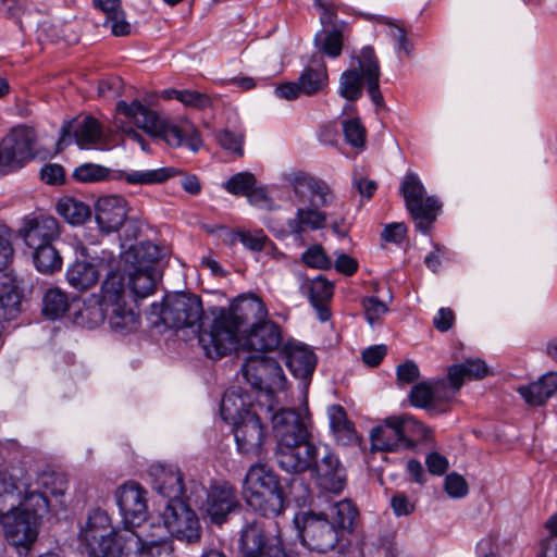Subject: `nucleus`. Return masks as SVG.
<instances>
[{
	"mask_svg": "<svg viewBox=\"0 0 557 557\" xmlns=\"http://www.w3.org/2000/svg\"><path fill=\"white\" fill-rule=\"evenodd\" d=\"M310 472L317 485L325 492L339 494L346 486V469L327 447L319 450Z\"/></svg>",
	"mask_w": 557,
	"mask_h": 557,
	"instance_id": "15",
	"label": "nucleus"
},
{
	"mask_svg": "<svg viewBox=\"0 0 557 557\" xmlns=\"http://www.w3.org/2000/svg\"><path fill=\"white\" fill-rule=\"evenodd\" d=\"M293 186L297 200L304 205L319 208L332 199L329 186L315 176H295Z\"/></svg>",
	"mask_w": 557,
	"mask_h": 557,
	"instance_id": "26",
	"label": "nucleus"
},
{
	"mask_svg": "<svg viewBox=\"0 0 557 557\" xmlns=\"http://www.w3.org/2000/svg\"><path fill=\"white\" fill-rule=\"evenodd\" d=\"M210 313V323L199 325L198 341L207 357L221 359L236 348L240 329L258 323L268 314V310L259 297L243 295L233 300L228 308L213 307Z\"/></svg>",
	"mask_w": 557,
	"mask_h": 557,
	"instance_id": "1",
	"label": "nucleus"
},
{
	"mask_svg": "<svg viewBox=\"0 0 557 557\" xmlns=\"http://www.w3.org/2000/svg\"><path fill=\"white\" fill-rule=\"evenodd\" d=\"M153 490L168 498V503L184 500L185 493L183 474L175 466L162 463L152 465L149 469Z\"/></svg>",
	"mask_w": 557,
	"mask_h": 557,
	"instance_id": "22",
	"label": "nucleus"
},
{
	"mask_svg": "<svg viewBox=\"0 0 557 557\" xmlns=\"http://www.w3.org/2000/svg\"><path fill=\"white\" fill-rule=\"evenodd\" d=\"M153 324L160 322L171 329H185L198 325L205 315L201 298L190 293L166 295L162 304L151 305Z\"/></svg>",
	"mask_w": 557,
	"mask_h": 557,
	"instance_id": "5",
	"label": "nucleus"
},
{
	"mask_svg": "<svg viewBox=\"0 0 557 557\" xmlns=\"http://www.w3.org/2000/svg\"><path fill=\"white\" fill-rule=\"evenodd\" d=\"M391 506L397 517L409 516L416 509L413 502L405 493H396L391 498Z\"/></svg>",
	"mask_w": 557,
	"mask_h": 557,
	"instance_id": "59",
	"label": "nucleus"
},
{
	"mask_svg": "<svg viewBox=\"0 0 557 557\" xmlns=\"http://www.w3.org/2000/svg\"><path fill=\"white\" fill-rule=\"evenodd\" d=\"M18 235L28 248H40L59 238L60 225L51 215L27 216L18 230Z\"/></svg>",
	"mask_w": 557,
	"mask_h": 557,
	"instance_id": "21",
	"label": "nucleus"
},
{
	"mask_svg": "<svg viewBox=\"0 0 557 557\" xmlns=\"http://www.w3.org/2000/svg\"><path fill=\"white\" fill-rule=\"evenodd\" d=\"M216 140L220 146L237 156H243V134H236L228 129H223L216 134Z\"/></svg>",
	"mask_w": 557,
	"mask_h": 557,
	"instance_id": "55",
	"label": "nucleus"
},
{
	"mask_svg": "<svg viewBox=\"0 0 557 557\" xmlns=\"http://www.w3.org/2000/svg\"><path fill=\"white\" fill-rule=\"evenodd\" d=\"M57 212L73 225L85 223L91 216L88 205L75 198H63L57 203Z\"/></svg>",
	"mask_w": 557,
	"mask_h": 557,
	"instance_id": "42",
	"label": "nucleus"
},
{
	"mask_svg": "<svg viewBox=\"0 0 557 557\" xmlns=\"http://www.w3.org/2000/svg\"><path fill=\"white\" fill-rule=\"evenodd\" d=\"M162 520L172 536L186 543H197L201 536V527L195 511L185 500L168 503Z\"/></svg>",
	"mask_w": 557,
	"mask_h": 557,
	"instance_id": "13",
	"label": "nucleus"
},
{
	"mask_svg": "<svg viewBox=\"0 0 557 557\" xmlns=\"http://www.w3.org/2000/svg\"><path fill=\"white\" fill-rule=\"evenodd\" d=\"M124 292L123 277L115 272H110L101 286L103 311H109V307L115 302H125Z\"/></svg>",
	"mask_w": 557,
	"mask_h": 557,
	"instance_id": "49",
	"label": "nucleus"
},
{
	"mask_svg": "<svg viewBox=\"0 0 557 557\" xmlns=\"http://www.w3.org/2000/svg\"><path fill=\"white\" fill-rule=\"evenodd\" d=\"M330 426L338 442L348 444L355 438V428L347 419L346 411L339 405H333L329 408Z\"/></svg>",
	"mask_w": 557,
	"mask_h": 557,
	"instance_id": "44",
	"label": "nucleus"
},
{
	"mask_svg": "<svg viewBox=\"0 0 557 557\" xmlns=\"http://www.w3.org/2000/svg\"><path fill=\"white\" fill-rule=\"evenodd\" d=\"M345 140L351 147L363 149L366 146L367 131L358 117L345 120L342 123Z\"/></svg>",
	"mask_w": 557,
	"mask_h": 557,
	"instance_id": "52",
	"label": "nucleus"
},
{
	"mask_svg": "<svg viewBox=\"0 0 557 557\" xmlns=\"http://www.w3.org/2000/svg\"><path fill=\"white\" fill-rule=\"evenodd\" d=\"M455 322V314L449 308H441L433 319L434 327L440 332H447Z\"/></svg>",
	"mask_w": 557,
	"mask_h": 557,
	"instance_id": "64",
	"label": "nucleus"
},
{
	"mask_svg": "<svg viewBox=\"0 0 557 557\" xmlns=\"http://www.w3.org/2000/svg\"><path fill=\"white\" fill-rule=\"evenodd\" d=\"M295 522L301 543L310 550L326 553L338 542V530L323 513L306 512L296 517Z\"/></svg>",
	"mask_w": 557,
	"mask_h": 557,
	"instance_id": "11",
	"label": "nucleus"
},
{
	"mask_svg": "<svg viewBox=\"0 0 557 557\" xmlns=\"http://www.w3.org/2000/svg\"><path fill=\"white\" fill-rule=\"evenodd\" d=\"M94 4L104 13L103 26L109 27L114 36L131 34V24L125 20L121 0H94Z\"/></svg>",
	"mask_w": 557,
	"mask_h": 557,
	"instance_id": "34",
	"label": "nucleus"
},
{
	"mask_svg": "<svg viewBox=\"0 0 557 557\" xmlns=\"http://www.w3.org/2000/svg\"><path fill=\"white\" fill-rule=\"evenodd\" d=\"M69 284L77 290H86L99 280V272L90 262L77 261L66 271Z\"/></svg>",
	"mask_w": 557,
	"mask_h": 557,
	"instance_id": "37",
	"label": "nucleus"
},
{
	"mask_svg": "<svg viewBox=\"0 0 557 557\" xmlns=\"http://www.w3.org/2000/svg\"><path fill=\"white\" fill-rule=\"evenodd\" d=\"M37 484L39 487L42 488V491L38 494V496L41 498L44 505L48 506V499L47 495L52 496H61L64 494L66 490V479L63 473L52 471V470H45L39 473L37 479Z\"/></svg>",
	"mask_w": 557,
	"mask_h": 557,
	"instance_id": "45",
	"label": "nucleus"
},
{
	"mask_svg": "<svg viewBox=\"0 0 557 557\" xmlns=\"http://www.w3.org/2000/svg\"><path fill=\"white\" fill-rule=\"evenodd\" d=\"M242 372L251 387L264 392L268 397L285 387L286 377L283 369L273 358L259 354L251 355L242 366Z\"/></svg>",
	"mask_w": 557,
	"mask_h": 557,
	"instance_id": "9",
	"label": "nucleus"
},
{
	"mask_svg": "<svg viewBox=\"0 0 557 557\" xmlns=\"http://www.w3.org/2000/svg\"><path fill=\"white\" fill-rule=\"evenodd\" d=\"M387 352L386 346L384 345H375L368 347L362 352V360L366 364L370 367H376L383 360Z\"/></svg>",
	"mask_w": 557,
	"mask_h": 557,
	"instance_id": "63",
	"label": "nucleus"
},
{
	"mask_svg": "<svg viewBox=\"0 0 557 557\" xmlns=\"http://www.w3.org/2000/svg\"><path fill=\"white\" fill-rule=\"evenodd\" d=\"M35 133L27 126L13 127L0 141V172L23 169L36 154L33 151Z\"/></svg>",
	"mask_w": 557,
	"mask_h": 557,
	"instance_id": "8",
	"label": "nucleus"
},
{
	"mask_svg": "<svg viewBox=\"0 0 557 557\" xmlns=\"http://www.w3.org/2000/svg\"><path fill=\"white\" fill-rule=\"evenodd\" d=\"M136 530H124V550L131 557L144 556V552L153 548L157 545L168 543V534H170L164 521H150L147 524L135 525Z\"/></svg>",
	"mask_w": 557,
	"mask_h": 557,
	"instance_id": "18",
	"label": "nucleus"
},
{
	"mask_svg": "<svg viewBox=\"0 0 557 557\" xmlns=\"http://www.w3.org/2000/svg\"><path fill=\"white\" fill-rule=\"evenodd\" d=\"M38 516L35 510L15 508L2 517L5 536L15 546L26 547L37 537Z\"/></svg>",
	"mask_w": 557,
	"mask_h": 557,
	"instance_id": "20",
	"label": "nucleus"
},
{
	"mask_svg": "<svg viewBox=\"0 0 557 557\" xmlns=\"http://www.w3.org/2000/svg\"><path fill=\"white\" fill-rule=\"evenodd\" d=\"M243 496L249 507L264 517H276L284 510L285 498L278 475L267 465H251L243 482Z\"/></svg>",
	"mask_w": 557,
	"mask_h": 557,
	"instance_id": "3",
	"label": "nucleus"
},
{
	"mask_svg": "<svg viewBox=\"0 0 557 557\" xmlns=\"http://www.w3.org/2000/svg\"><path fill=\"white\" fill-rule=\"evenodd\" d=\"M315 44L326 55L337 58L343 49V34L338 29L317 35Z\"/></svg>",
	"mask_w": 557,
	"mask_h": 557,
	"instance_id": "53",
	"label": "nucleus"
},
{
	"mask_svg": "<svg viewBox=\"0 0 557 557\" xmlns=\"http://www.w3.org/2000/svg\"><path fill=\"white\" fill-rule=\"evenodd\" d=\"M557 391V372H547L536 382L518 388L519 394L531 406H541Z\"/></svg>",
	"mask_w": 557,
	"mask_h": 557,
	"instance_id": "32",
	"label": "nucleus"
},
{
	"mask_svg": "<svg viewBox=\"0 0 557 557\" xmlns=\"http://www.w3.org/2000/svg\"><path fill=\"white\" fill-rule=\"evenodd\" d=\"M381 22L391 27L389 34L393 38L397 40L398 49L404 50L408 54L411 50V45L407 38L406 30L387 17H383Z\"/></svg>",
	"mask_w": 557,
	"mask_h": 557,
	"instance_id": "61",
	"label": "nucleus"
},
{
	"mask_svg": "<svg viewBox=\"0 0 557 557\" xmlns=\"http://www.w3.org/2000/svg\"><path fill=\"white\" fill-rule=\"evenodd\" d=\"M224 188L233 195L247 197L248 201L255 207L267 210L274 208L269 188L259 185L256 176H231L224 183Z\"/></svg>",
	"mask_w": 557,
	"mask_h": 557,
	"instance_id": "24",
	"label": "nucleus"
},
{
	"mask_svg": "<svg viewBox=\"0 0 557 557\" xmlns=\"http://www.w3.org/2000/svg\"><path fill=\"white\" fill-rule=\"evenodd\" d=\"M297 81L302 94L307 96H312L322 91L329 83L325 63L323 61H319L317 63L314 62V65L305 67Z\"/></svg>",
	"mask_w": 557,
	"mask_h": 557,
	"instance_id": "36",
	"label": "nucleus"
},
{
	"mask_svg": "<svg viewBox=\"0 0 557 557\" xmlns=\"http://www.w3.org/2000/svg\"><path fill=\"white\" fill-rule=\"evenodd\" d=\"M163 257V250L151 242H144L132 245L122 255L126 264L134 269H154L152 265Z\"/></svg>",
	"mask_w": 557,
	"mask_h": 557,
	"instance_id": "31",
	"label": "nucleus"
},
{
	"mask_svg": "<svg viewBox=\"0 0 557 557\" xmlns=\"http://www.w3.org/2000/svg\"><path fill=\"white\" fill-rule=\"evenodd\" d=\"M355 60L357 66L346 70L341 75L339 95L349 101L358 100L362 96L364 79L371 100L379 107L383 106L384 99L380 90L381 70L374 49L370 46L363 47Z\"/></svg>",
	"mask_w": 557,
	"mask_h": 557,
	"instance_id": "4",
	"label": "nucleus"
},
{
	"mask_svg": "<svg viewBox=\"0 0 557 557\" xmlns=\"http://www.w3.org/2000/svg\"><path fill=\"white\" fill-rule=\"evenodd\" d=\"M115 500L125 524L133 527L146 522L147 492L138 483L129 481L117 487Z\"/></svg>",
	"mask_w": 557,
	"mask_h": 557,
	"instance_id": "19",
	"label": "nucleus"
},
{
	"mask_svg": "<svg viewBox=\"0 0 557 557\" xmlns=\"http://www.w3.org/2000/svg\"><path fill=\"white\" fill-rule=\"evenodd\" d=\"M400 421V434L406 443H404L405 450L413 449L417 443L429 438L431 431L416 418L401 414L398 416Z\"/></svg>",
	"mask_w": 557,
	"mask_h": 557,
	"instance_id": "40",
	"label": "nucleus"
},
{
	"mask_svg": "<svg viewBox=\"0 0 557 557\" xmlns=\"http://www.w3.org/2000/svg\"><path fill=\"white\" fill-rule=\"evenodd\" d=\"M240 557H294L281 537H269L262 522L252 520L242 529L238 541Z\"/></svg>",
	"mask_w": 557,
	"mask_h": 557,
	"instance_id": "10",
	"label": "nucleus"
},
{
	"mask_svg": "<svg viewBox=\"0 0 557 557\" xmlns=\"http://www.w3.org/2000/svg\"><path fill=\"white\" fill-rule=\"evenodd\" d=\"M156 269H134L129 272L128 285L135 297L145 298L151 295L156 288Z\"/></svg>",
	"mask_w": 557,
	"mask_h": 557,
	"instance_id": "46",
	"label": "nucleus"
},
{
	"mask_svg": "<svg viewBox=\"0 0 557 557\" xmlns=\"http://www.w3.org/2000/svg\"><path fill=\"white\" fill-rule=\"evenodd\" d=\"M119 113L125 115L141 128L153 140H162L170 147H186L196 152L201 146V138L190 126L180 127L174 123L161 119L157 112L134 100L129 104L121 100L116 104Z\"/></svg>",
	"mask_w": 557,
	"mask_h": 557,
	"instance_id": "2",
	"label": "nucleus"
},
{
	"mask_svg": "<svg viewBox=\"0 0 557 557\" xmlns=\"http://www.w3.org/2000/svg\"><path fill=\"white\" fill-rule=\"evenodd\" d=\"M233 433L243 456L262 459L267 455V429L256 412L245 411L242 420L234 423Z\"/></svg>",
	"mask_w": 557,
	"mask_h": 557,
	"instance_id": "12",
	"label": "nucleus"
},
{
	"mask_svg": "<svg viewBox=\"0 0 557 557\" xmlns=\"http://www.w3.org/2000/svg\"><path fill=\"white\" fill-rule=\"evenodd\" d=\"M276 444L302 443L311 438L308 418L290 408H282L271 417Z\"/></svg>",
	"mask_w": 557,
	"mask_h": 557,
	"instance_id": "17",
	"label": "nucleus"
},
{
	"mask_svg": "<svg viewBox=\"0 0 557 557\" xmlns=\"http://www.w3.org/2000/svg\"><path fill=\"white\" fill-rule=\"evenodd\" d=\"M124 531L104 532L92 536L91 541L84 544L88 555L92 557H131L124 550Z\"/></svg>",
	"mask_w": 557,
	"mask_h": 557,
	"instance_id": "29",
	"label": "nucleus"
},
{
	"mask_svg": "<svg viewBox=\"0 0 557 557\" xmlns=\"http://www.w3.org/2000/svg\"><path fill=\"white\" fill-rule=\"evenodd\" d=\"M36 269L44 274H52L62 267V258L53 244L33 248Z\"/></svg>",
	"mask_w": 557,
	"mask_h": 557,
	"instance_id": "47",
	"label": "nucleus"
},
{
	"mask_svg": "<svg viewBox=\"0 0 557 557\" xmlns=\"http://www.w3.org/2000/svg\"><path fill=\"white\" fill-rule=\"evenodd\" d=\"M399 190L416 228L428 234L441 210V203L435 197L426 196V190L418 176H406Z\"/></svg>",
	"mask_w": 557,
	"mask_h": 557,
	"instance_id": "6",
	"label": "nucleus"
},
{
	"mask_svg": "<svg viewBox=\"0 0 557 557\" xmlns=\"http://www.w3.org/2000/svg\"><path fill=\"white\" fill-rule=\"evenodd\" d=\"M441 388H445V382L435 383L434 386L429 385L425 382L418 383L412 386L409 393V400L412 406L423 409H431V405L434 398H442ZM451 389L445 391L443 398L449 395Z\"/></svg>",
	"mask_w": 557,
	"mask_h": 557,
	"instance_id": "41",
	"label": "nucleus"
},
{
	"mask_svg": "<svg viewBox=\"0 0 557 557\" xmlns=\"http://www.w3.org/2000/svg\"><path fill=\"white\" fill-rule=\"evenodd\" d=\"M396 373L397 380L405 384H411L420 376L419 368L413 361H407L405 363L398 364Z\"/></svg>",
	"mask_w": 557,
	"mask_h": 557,
	"instance_id": "62",
	"label": "nucleus"
},
{
	"mask_svg": "<svg viewBox=\"0 0 557 557\" xmlns=\"http://www.w3.org/2000/svg\"><path fill=\"white\" fill-rule=\"evenodd\" d=\"M109 318L110 327L122 335L136 331L139 326V314L125 302L110 306L109 311H104Z\"/></svg>",
	"mask_w": 557,
	"mask_h": 557,
	"instance_id": "35",
	"label": "nucleus"
},
{
	"mask_svg": "<svg viewBox=\"0 0 557 557\" xmlns=\"http://www.w3.org/2000/svg\"><path fill=\"white\" fill-rule=\"evenodd\" d=\"M319 453L310 440L299 443L276 444L274 456L281 470L290 474L310 471Z\"/></svg>",
	"mask_w": 557,
	"mask_h": 557,
	"instance_id": "16",
	"label": "nucleus"
},
{
	"mask_svg": "<svg viewBox=\"0 0 557 557\" xmlns=\"http://www.w3.org/2000/svg\"><path fill=\"white\" fill-rule=\"evenodd\" d=\"M111 133L91 115H79L64 122L57 143L58 151L75 141L81 148L108 149Z\"/></svg>",
	"mask_w": 557,
	"mask_h": 557,
	"instance_id": "7",
	"label": "nucleus"
},
{
	"mask_svg": "<svg viewBox=\"0 0 557 557\" xmlns=\"http://www.w3.org/2000/svg\"><path fill=\"white\" fill-rule=\"evenodd\" d=\"M302 261L311 268L329 269L331 261L326 257L323 248L319 245L309 247L301 256Z\"/></svg>",
	"mask_w": 557,
	"mask_h": 557,
	"instance_id": "56",
	"label": "nucleus"
},
{
	"mask_svg": "<svg viewBox=\"0 0 557 557\" xmlns=\"http://www.w3.org/2000/svg\"><path fill=\"white\" fill-rule=\"evenodd\" d=\"M444 487L446 493L454 498H461L468 494L469 487L465 478L456 472L445 478Z\"/></svg>",
	"mask_w": 557,
	"mask_h": 557,
	"instance_id": "57",
	"label": "nucleus"
},
{
	"mask_svg": "<svg viewBox=\"0 0 557 557\" xmlns=\"http://www.w3.org/2000/svg\"><path fill=\"white\" fill-rule=\"evenodd\" d=\"M407 234V226L404 223L386 224L381 237L383 240L394 244H400Z\"/></svg>",
	"mask_w": 557,
	"mask_h": 557,
	"instance_id": "60",
	"label": "nucleus"
},
{
	"mask_svg": "<svg viewBox=\"0 0 557 557\" xmlns=\"http://www.w3.org/2000/svg\"><path fill=\"white\" fill-rule=\"evenodd\" d=\"M487 372V366L481 359H467L461 363L450 366L447 376L451 393L446 395L445 398H453L455 393L460 389L466 379L480 380L486 376Z\"/></svg>",
	"mask_w": 557,
	"mask_h": 557,
	"instance_id": "30",
	"label": "nucleus"
},
{
	"mask_svg": "<svg viewBox=\"0 0 557 557\" xmlns=\"http://www.w3.org/2000/svg\"><path fill=\"white\" fill-rule=\"evenodd\" d=\"M240 508L236 488L228 482H215L207 491L200 509L213 524H223L228 516Z\"/></svg>",
	"mask_w": 557,
	"mask_h": 557,
	"instance_id": "14",
	"label": "nucleus"
},
{
	"mask_svg": "<svg viewBox=\"0 0 557 557\" xmlns=\"http://www.w3.org/2000/svg\"><path fill=\"white\" fill-rule=\"evenodd\" d=\"M371 446L380 451L405 450L406 443L400 434V421L398 416L387 417L382 424L373 428L370 433Z\"/></svg>",
	"mask_w": 557,
	"mask_h": 557,
	"instance_id": "27",
	"label": "nucleus"
},
{
	"mask_svg": "<svg viewBox=\"0 0 557 557\" xmlns=\"http://www.w3.org/2000/svg\"><path fill=\"white\" fill-rule=\"evenodd\" d=\"M236 236L245 247L252 251H261L265 244L270 242L262 230L256 232H238Z\"/></svg>",
	"mask_w": 557,
	"mask_h": 557,
	"instance_id": "58",
	"label": "nucleus"
},
{
	"mask_svg": "<svg viewBox=\"0 0 557 557\" xmlns=\"http://www.w3.org/2000/svg\"><path fill=\"white\" fill-rule=\"evenodd\" d=\"M20 307L21 295L14 280L8 274H0V322L15 319Z\"/></svg>",
	"mask_w": 557,
	"mask_h": 557,
	"instance_id": "33",
	"label": "nucleus"
},
{
	"mask_svg": "<svg viewBox=\"0 0 557 557\" xmlns=\"http://www.w3.org/2000/svg\"><path fill=\"white\" fill-rule=\"evenodd\" d=\"M283 335L278 324L273 321L253 323L245 336L244 345L256 352L274 351L282 346Z\"/></svg>",
	"mask_w": 557,
	"mask_h": 557,
	"instance_id": "25",
	"label": "nucleus"
},
{
	"mask_svg": "<svg viewBox=\"0 0 557 557\" xmlns=\"http://www.w3.org/2000/svg\"><path fill=\"white\" fill-rule=\"evenodd\" d=\"M300 280V287L308 286V297L311 305L321 309L324 302L329 301L333 295V284L322 276H318L311 281L307 280L301 274L298 275Z\"/></svg>",
	"mask_w": 557,
	"mask_h": 557,
	"instance_id": "43",
	"label": "nucleus"
},
{
	"mask_svg": "<svg viewBox=\"0 0 557 557\" xmlns=\"http://www.w3.org/2000/svg\"><path fill=\"white\" fill-rule=\"evenodd\" d=\"M364 315L370 325L380 322L381 318L388 311L387 305L377 297H366L362 300Z\"/></svg>",
	"mask_w": 557,
	"mask_h": 557,
	"instance_id": "54",
	"label": "nucleus"
},
{
	"mask_svg": "<svg viewBox=\"0 0 557 557\" xmlns=\"http://www.w3.org/2000/svg\"><path fill=\"white\" fill-rule=\"evenodd\" d=\"M245 411L250 410L246 408V403L237 391L232 389L224 393L220 406L223 420L235 423L242 420Z\"/></svg>",
	"mask_w": 557,
	"mask_h": 557,
	"instance_id": "50",
	"label": "nucleus"
},
{
	"mask_svg": "<svg viewBox=\"0 0 557 557\" xmlns=\"http://www.w3.org/2000/svg\"><path fill=\"white\" fill-rule=\"evenodd\" d=\"M126 216V201L122 197L102 196L95 203V219L104 234L117 232Z\"/></svg>",
	"mask_w": 557,
	"mask_h": 557,
	"instance_id": "23",
	"label": "nucleus"
},
{
	"mask_svg": "<svg viewBox=\"0 0 557 557\" xmlns=\"http://www.w3.org/2000/svg\"><path fill=\"white\" fill-rule=\"evenodd\" d=\"M330 517L332 524L339 531L343 529H352L355 519L357 517V509L349 499H344L335 503L330 508Z\"/></svg>",
	"mask_w": 557,
	"mask_h": 557,
	"instance_id": "51",
	"label": "nucleus"
},
{
	"mask_svg": "<svg viewBox=\"0 0 557 557\" xmlns=\"http://www.w3.org/2000/svg\"><path fill=\"white\" fill-rule=\"evenodd\" d=\"M112 529L111 518L107 511L100 508L94 509L88 513L85 523L81 527L79 541L84 545L91 541L92 536L104 532H112Z\"/></svg>",
	"mask_w": 557,
	"mask_h": 557,
	"instance_id": "39",
	"label": "nucleus"
},
{
	"mask_svg": "<svg viewBox=\"0 0 557 557\" xmlns=\"http://www.w3.org/2000/svg\"><path fill=\"white\" fill-rule=\"evenodd\" d=\"M326 216L317 208H299L294 219L287 223L290 232L296 235L302 234L307 228L321 230L324 227Z\"/></svg>",
	"mask_w": 557,
	"mask_h": 557,
	"instance_id": "38",
	"label": "nucleus"
},
{
	"mask_svg": "<svg viewBox=\"0 0 557 557\" xmlns=\"http://www.w3.org/2000/svg\"><path fill=\"white\" fill-rule=\"evenodd\" d=\"M69 309L67 295L59 287L49 288L42 298V314L51 320L61 318Z\"/></svg>",
	"mask_w": 557,
	"mask_h": 557,
	"instance_id": "48",
	"label": "nucleus"
},
{
	"mask_svg": "<svg viewBox=\"0 0 557 557\" xmlns=\"http://www.w3.org/2000/svg\"><path fill=\"white\" fill-rule=\"evenodd\" d=\"M286 366L295 377L304 381L310 380L315 366L317 357L307 346L288 343L284 349Z\"/></svg>",
	"mask_w": 557,
	"mask_h": 557,
	"instance_id": "28",
	"label": "nucleus"
}]
</instances>
